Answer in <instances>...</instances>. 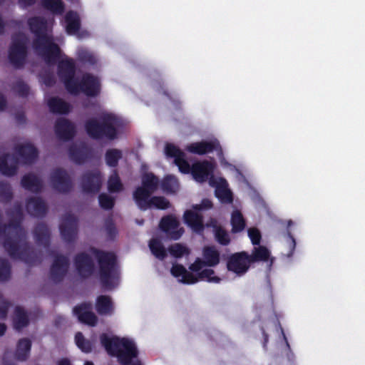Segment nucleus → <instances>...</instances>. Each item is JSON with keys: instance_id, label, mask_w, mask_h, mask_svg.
I'll return each mask as SVG.
<instances>
[{"instance_id": "27", "label": "nucleus", "mask_w": 365, "mask_h": 365, "mask_svg": "<svg viewBox=\"0 0 365 365\" xmlns=\"http://www.w3.org/2000/svg\"><path fill=\"white\" fill-rule=\"evenodd\" d=\"M27 210L33 215H40L46 210V205L39 198L31 199L26 205Z\"/></svg>"}, {"instance_id": "56", "label": "nucleus", "mask_w": 365, "mask_h": 365, "mask_svg": "<svg viewBox=\"0 0 365 365\" xmlns=\"http://www.w3.org/2000/svg\"><path fill=\"white\" fill-rule=\"evenodd\" d=\"M292 224V222L290 220L289 221L288 225L290 226Z\"/></svg>"}, {"instance_id": "49", "label": "nucleus", "mask_w": 365, "mask_h": 365, "mask_svg": "<svg viewBox=\"0 0 365 365\" xmlns=\"http://www.w3.org/2000/svg\"><path fill=\"white\" fill-rule=\"evenodd\" d=\"M36 0H19V4L22 8H27L32 6Z\"/></svg>"}, {"instance_id": "34", "label": "nucleus", "mask_w": 365, "mask_h": 365, "mask_svg": "<svg viewBox=\"0 0 365 365\" xmlns=\"http://www.w3.org/2000/svg\"><path fill=\"white\" fill-rule=\"evenodd\" d=\"M42 5L53 14H61L63 10V4L61 0H42Z\"/></svg>"}, {"instance_id": "19", "label": "nucleus", "mask_w": 365, "mask_h": 365, "mask_svg": "<svg viewBox=\"0 0 365 365\" xmlns=\"http://www.w3.org/2000/svg\"><path fill=\"white\" fill-rule=\"evenodd\" d=\"M96 309L101 315H110L113 312L114 307L109 297L100 296L96 299Z\"/></svg>"}, {"instance_id": "28", "label": "nucleus", "mask_w": 365, "mask_h": 365, "mask_svg": "<svg viewBox=\"0 0 365 365\" xmlns=\"http://www.w3.org/2000/svg\"><path fill=\"white\" fill-rule=\"evenodd\" d=\"M231 225L232 232H239L244 230L245 222L242 213L239 210H234L231 215Z\"/></svg>"}, {"instance_id": "15", "label": "nucleus", "mask_w": 365, "mask_h": 365, "mask_svg": "<svg viewBox=\"0 0 365 365\" xmlns=\"http://www.w3.org/2000/svg\"><path fill=\"white\" fill-rule=\"evenodd\" d=\"M63 26L68 34L76 35L79 38L83 37V36L80 34V17L76 12L68 11L66 14Z\"/></svg>"}, {"instance_id": "33", "label": "nucleus", "mask_w": 365, "mask_h": 365, "mask_svg": "<svg viewBox=\"0 0 365 365\" xmlns=\"http://www.w3.org/2000/svg\"><path fill=\"white\" fill-rule=\"evenodd\" d=\"M75 341L77 346L83 352L88 353L91 351L93 344L89 340L86 339L83 334L78 332L75 336Z\"/></svg>"}, {"instance_id": "16", "label": "nucleus", "mask_w": 365, "mask_h": 365, "mask_svg": "<svg viewBox=\"0 0 365 365\" xmlns=\"http://www.w3.org/2000/svg\"><path fill=\"white\" fill-rule=\"evenodd\" d=\"M101 185V178L99 173L89 174L84 177L83 187L86 192H98Z\"/></svg>"}, {"instance_id": "44", "label": "nucleus", "mask_w": 365, "mask_h": 365, "mask_svg": "<svg viewBox=\"0 0 365 365\" xmlns=\"http://www.w3.org/2000/svg\"><path fill=\"white\" fill-rule=\"evenodd\" d=\"M0 196L4 197L5 200L11 197L10 187L4 182H0Z\"/></svg>"}, {"instance_id": "5", "label": "nucleus", "mask_w": 365, "mask_h": 365, "mask_svg": "<svg viewBox=\"0 0 365 365\" xmlns=\"http://www.w3.org/2000/svg\"><path fill=\"white\" fill-rule=\"evenodd\" d=\"M165 154L167 157L174 159V163L178 167L180 172L185 174L190 173L193 179L199 182L206 181L215 169V165L207 161L197 162L190 168L185 159L184 153L171 143L165 145Z\"/></svg>"}, {"instance_id": "45", "label": "nucleus", "mask_w": 365, "mask_h": 365, "mask_svg": "<svg viewBox=\"0 0 365 365\" xmlns=\"http://www.w3.org/2000/svg\"><path fill=\"white\" fill-rule=\"evenodd\" d=\"M4 247L11 255L14 257L16 256V252L19 250V245L16 242L11 245L9 242H6Z\"/></svg>"}, {"instance_id": "1", "label": "nucleus", "mask_w": 365, "mask_h": 365, "mask_svg": "<svg viewBox=\"0 0 365 365\" xmlns=\"http://www.w3.org/2000/svg\"><path fill=\"white\" fill-rule=\"evenodd\" d=\"M53 23V19L50 16L46 19L35 17L29 20L30 29L36 36L34 50L48 62L58 61V76L69 93L96 96L101 89L99 79L90 74L76 72L73 60L61 53L58 46L49 34Z\"/></svg>"}, {"instance_id": "52", "label": "nucleus", "mask_w": 365, "mask_h": 365, "mask_svg": "<svg viewBox=\"0 0 365 365\" xmlns=\"http://www.w3.org/2000/svg\"><path fill=\"white\" fill-rule=\"evenodd\" d=\"M9 354L8 353H5L4 356H3V363H4V365H14L13 363H9L7 362L6 361V359H7V356H8Z\"/></svg>"}, {"instance_id": "43", "label": "nucleus", "mask_w": 365, "mask_h": 365, "mask_svg": "<svg viewBox=\"0 0 365 365\" xmlns=\"http://www.w3.org/2000/svg\"><path fill=\"white\" fill-rule=\"evenodd\" d=\"M99 203L103 208L110 209L113 206L114 200L106 194H102L99 196Z\"/></svg>"}, {"instance_id": "9", "label": "nucleus", "mask_w": 365, "mask_h": 365, "mask_svg": "<svg viewBox=\"0 0 365 365\" xmlns=\"http://www.w3.org/2000/svg\"><path fill=\"white\" fill-rule=\"evenodd\" d=\"M212 204L207 199L203 200L200 204L195 205L192 209L187 210L183 215L184 222L197 233H200L204 229L202 216L199 211L205 210L211 208Z\"/></svg>"}, {"instance_id": "13", "label": "nucleus", "mask_w": 365, "mask_h": 365, "mask_svg": "<svg viewBox=\"0 0 365 365\" xmlns=\"http://www.w3.org/2000/svg\"><path fill=\"white\" fill-rule=\"evenodd\" d=\"M210 185L215 187L216 197L224 203L232 202V193L228 187L227 180L221 177L212 176L210 178Z\"/></svg>"}, {"instance_id": "8", "label": "nucleus", "mask_w": 365, "mask_h": 365, "mask_svg": "<svg viewBox=\"0 0 365 365\" xmlns=\"http://www.w3.org/2000/svg\"><path fill=\"white\" fill-rule=\"evenodd\" d=\"M187 150L195 154L203 155L210 153L214 150H217V155L220 160L222 166L230 172L234 178L238 180H244L242 173L234 165L229 163L223 157L222 151L217 140L213 139L210 141H202L193 143L188 145L186 148Z\"/></svg>"}, {"instance_id": "4", "label": "nucleus", "mask_w": 365, "mask_h": 365, "mask_svg": "<svg viewBox=\"0 0 365 365\" xmlns=\"http://www.w3.org/2000/svg\"><path fill=\"white\" fill-rule=\"evenodd\" d=\"M100 339L107 353L116 358L121 365H142L138 359V350L133 339L111 334H103Z\"/></svg>"}, {"instance_id": "48", "label": "nucleus", "mask_w": 365, "mask_h": 365, "mask_svg": "<svg viewBox=\"0 0 365 365\" xmlns=\"http://www.w3.org/2000/svg\"><path fill=\"white\" fill-rule=\"evenodd\" d=\"M42 82L46 86H51L53 83V78L48 73L43 74L41 76Z\"/></svg>"}, {"instance_id": "51", "label": "nucleus", "mask_w": 365, "mask_h": 365, "mask_svg": "<svg viewBox=\"0 0 365 365\" xmlns=\"http://www.w3.org/2000/svg\"><path fill=\"white\" fill-rule=\"evenodd\" d=\"M6 329V327L4 324H0V336H2Z\"/></svg>"}, {"instance_id": "3", "label": "nucleus", "mask_w": 365, "mask_h": 365, "mask_svg": "<svg viewBox=\"0 0 365 365\" xmlns=\"http://www.w3.org/2000/svg\"><path fill=\"white\" fill-rule=\"evenodd\" d=\"M203 259L197 258L190 266V269L195 272L190 273L184 267L174 264L171 269V274L180 282L185 284H194L199 279L205 280L210 283L217 284L221 278L216 276L211 267L217 265L220 262L219 252L214 247H205L202 252Z\"/></svg>"}, {"instance_id": "41", "label": "nucleus", "mask_w": 365, "mask_h": 365, "mask_svg": "<svg viewBox=\"0 0 365 365\" xmlns=\"http://www.w3.org/2000/svg\"><path fill=\"white\" fill-rule=\"evenodd\" d=\"M9 265L6 261L0 259V281L6 280L9 277Z\"/></svg>"}, {"instance_id": "58", "label": "nucleus", "mask_w": 365, "mask_h": 365, "mask_svg": "<svg viewBox=\"0 0 365 365\" xmlns=\"http://www.w3.org/2000/svg\"><path fill=\"white\" fill-rule=\"evenodd\" d=\"M3 0H0V3Z\"/></svg>"}, {"instance_id": "37", "label": "nucleus", "mask_w": 365, "mask_h": 365, "mask_svg": "<svg viewBox=\"0 0 365 365\" xmlns=\"http://www.w3.org/2000/svg\"><path fill=\"white\" fill-rule=\"evenodd\" d=\"M122 157V152L117 149H111L107 151L106 154V160L109 166H115L118 161Z\"/></svg>"}, {"instance_id": "18", "label": "nucleus", "mask_w": 365, "mask_h": 365, "mask_svg": "<svg viewBox=\"0 0 365 365\" xmlns=\"http://www.w3.org/2000/svg\"><path fill=\"white\" fill-rule=\"evenodd\" d=\"M51 184L54 188L65 192L68 187V181L66 173L62 170H57L51 175Z\"/></svg>"}, {"instance_id": "57", "label": "nucleus", "mask_w": 365, "mask_h": 365, "mask_svg": "<svg viewBox=\"0 0 365 365\" xmlns=\"http://www.w3.org/2000/svg\"><path fill=\"white\" fill-rule=\"evenodd\" d=\"M71 1L74 2V1H76L77 0H71Z\"/></svg>"}, {"instance_id": "10", "label": "nucleus", "mask_w": 365, "mask_h": 365, "mask_svg": "<svg viewBox=\"0 0 365 365\" xmlns=\"http://www.w3.org/2000/svg\"><path fill=\"white\" fill-rule=\"evenodd\" d=\"M26 38L21 34L16 35L12 38L9 56L11 62L15 66H19L25 61L26 56Z\"/></svg>"}, {"instance_id": "20", "label": "nucleus", "mask_w": 365, "mask_h": 365, "mask_svg": "<svg viewBox=\"0 0 365 365\" xmlns=\"http://www.w3.org/2000/svg\"><path fill=\"white\" fill-rule=\"evenodd\" d=\"M16 160L10 155L1 156L0 158V171L5 175H12L16 169Z\"/></svg>"}, {"instance_id": "30", "label": "nucleus", "mask_w": 365, "mask_h": 365, "mask_svg": "<svg viewBox=\"0 0 365 365\" xmlns=\"http://www.w3.org/2000/svg\"><path fill=\"white\" fill-rule=\"evenodd\" d=\"M22 185L28 190L36 192L41 187V181L34 175H25L22 179Z\"/></svg>"}, {"instance_id": "2", "label": "nucleus", "mask_w": 365, "mask_h": 365, "mask_svg": "<svg viewBox=\"0 0 365 365\" xmlns=\"http://www.w3.org/2000/svg\"><path fill=\"white\" fill-rule=\"evenodd\" d=\"M93 257L98 261L99 277L103 287L107 290L117 287L119 284V274L113 253L101 252L92 249L89 254L78 255L74 262L77 274L82 277L91 274L93 268Z\"/></svg>"}, {"instance_id": "53", "label": "nucleus", "mask_w": 365, "mask_h": 365, "mask_svg": "<svg viewBox=\"0 0 365 365\" xmlns=\"http://www.w3.org/2000/svg\"><path fill=\"white\" fill-rule=\"evenodd\" d=\"M5 106V100L2 96L0 95V110L3 109Z\"/></svg>"}, {"instance_id": "26", "label": "nucleus", "mask_w": 365, "mask_h": 365, "mask_svg": "<svg viewBox=\"0 0 365 365\" xmlns=\"http://www.w3.org/2000/svg\"><path fill=\"white\" fill-rule=\"evenodd\" d=\"M163 190L168 193H175L179 190L180 185L178 179L172 175L165 177L161 184Z\"/></svg>"}, {"instance_id": "17", "label": "nucleus", "mask_w": 365, "mask_h": 365, "mask_svg": "<svg viewBox=\"0 0 365 365\" xmlns=\"http://www.w3.org/2000/svg\"><path fill=\"white\" fill-rule=\"evenodd\" d=\"M56 133L61 139H68L74 133V127L67 120L61 118L56 123Z\"/></svg>"}, {"instance_id": "46", "label": "nucleus", "mask_w": 365, "mask_h": 365, "mask_svg": "<svg viewBox=\"0 0 365 365\" xmlns=\"http://www.w3.org/2000/svg\"><path fill=\"white\" fill-rule=\"evenodd\" d=\"M8 307L9 303L0 298V319L4 318L6 316Z\"/></svg>"}, {"instance_id": "40", "label": "nucleus", "mask_w": 365, "mask_h": 365, "mask_svg": "<svg viewBox=\"0 0 365 365\" xmlns=\"http://www.w3.org/2000/svg\"><path fill=\"white\" fill-rule=\"evenodd\" d=\"M78 56L82 61L91 64H94L96 62V58L94 54L86 49H80L78 51Z\"/></svg>"}, {"instance_id": "23", "label": "nucleus", "mask_w": 365, "mask_h": 365, "mask_svg": "<svg viewBox=\"0 0 365 365\" xmlns=\"http://www.w3.org/2000/svg\"><path fill=\"white\" fill-rule=\"evenodd\" d=\"M68 269V260L64 257H58L51 267V274L58 278L63 275Z\"/></svg>"}, {"instance_id": "38", "label": "nucleus", "mask_w": 365, "mask_h": 365, "mask_svg": "<svg viewBox=\"0 0 365 365\" xmlns=\"http://www.w3.org/2000/svg\"><path fill=\"white\" fill-rule=\"evenodd\" d=\"M169 252L173 257L179 258L189 255V250L182 245L175 243L170 247Z\"/></svg>"}, {"instance_id": "54", "label": "nucleus", "mask_w": 365, "mask_h": 365, "mask_svg": "<svg viewBox=\"0 0 365 365\" xmlns=\"http://www.w3.org/2000/svg\"><path fill=\"white\" fill-rule=\"evenodd\" d=\"M3 28H4V23L1 20V19L0 18V32L3 30Z\"/></svg>"}, {"instance_id": "25", "label": "nucleus", "mask_w": 365, "mask_h": 365, "mask_svg": "<svg viewBox=\"0 0 365 365\" xmlns=\"http://www.w3.org/2000/svg\"><path fill=\"white\" fill-rule=\"evenodd\" d=\"M252 262L255 261H270L269 266L272 264V258H270V252L267 248L263 246L255 247L251 255Z\"/></svg>"}, {"instance_id": "12", "label": "nucleus", "mask_w": 365, "mask_h": 365, "mask_svg": "<svg viewBox=\"0 0 365 365\" xmlns=\"http://www.w3.org/2000/svg\"><path fill=\"white\" fill-rule=\"evenodd\" d=\"M160 227L166 235L173 240H178L184 233V229L180 227V222L173 215L163 217Z\"/></svg>"}, {"instance_id": "55", "label": "nucleus", "mask_w": 365, "mask_h": 365, "mask_svg": "<svg viewBox=\"0 0 365 365\" xmlns=\"http://www.w3.org/2000/svg\"><path fill=\"white\" fill-rule=\"evenodd\" d=\"M84 365H94V364L92 362H91V361H86L84 363Z\"/></svg>"}, {"instance_id": "31", "label": "nucleus", "mask_w": 365, "mask_h": 365, "mask_svg": "<svg viewBox=\"0 0 365 365\" xmlns=\"http://www.w3.org/2000/svg\"><path fill=\"white\" fill-rule=\"evenodd\" d=\"M149 247L152 253L157 258L163 259L165 257L166 250L158 238H153L150 242Z\"/></svg>"}, {"instance_id": "36", "label": "nucleus", "mask_w": 365, "mask_h": 365, "mask_svg": "<svg viewBox=\"0 0 365 365\" xmlns=\"http://www.w3.org/2000/svg\"><path fill=\"white\" fill-rule=\"evenodd\" d=\"M71 158L76 163H81L86 155V148L82 145H74L70 149Z\"/></svg>"}, {"instance_id": "24", "label": "nucleus", "mask_w": 365, "mask_h": 365, "mask_svg": "<svg viewBox=\"0 0 365 365\" xmlns=\"http://www.w3.org/2000/svg\"><path fill=\"white\" fill-rule=\"evenodd\" d=\"M48 106L52 112L57 113H66L70 110L69 104L58 98L48 99Z\"/></svg>"}, {"instance_id": "6", "label": "nucleus", "mask_w": 365, "mask_h": 365, "mask_svg": "<svg viewBox=\"0 0 365 365\" xmlns=\"http://www.w3.org/2000/svg\"><path fill=\"white\" fill-rule=\"evenodd\" d=\"M158 179L153 173H145L142 177V185L133 192L136 205L141 210L151 207L165 210L169 207L170 202L163 197H153L150 195L158 187Z\"/></svg>"}, {"instance_id": "7", "label": "nucleus", "mask_w": 365, "mask_h": 365, "mask_svg": "<svg viewBox=\"0 0 365 365\" xmlns=\"http://www.w3.org/2000/svg\"><path fill=\"white\" fill-rule=\"evenodd\" d=\"M121 123L118 118L110 113H103L100 122L96 119L89 120L86 125L88 134L94 138L106 136L114 139L117 136L118 129Z\"/></svg>"}, {"instance_id": "32", "label": "nucleus", "mask_w": 365, "mask_h": 365, "mask_svg": "<svg viewBox=\"0 0 365 365\" xmlns=\"http://www.w3.org/2000/svg\"><path fill=\"white\" fill-rule=\"evenodd\" d=\"M60 229L61 235L66 240H71L76 235V225L73 220L65 221Z\"/></svg>"}, {"instance_id": "39", "label": "nucleus", "mask_w": 365, "mask_h": 365, "mask_svg": "<svg viewBox=\"0 0 365 365\" xmlns=\"http://www.w3.org/2000/svg\"><path fill=\"white\" fill-rule=\"evenodd\" d=\"M214 232L215 238L219 243L227 245L230 242V237L228 233L220 227L215 226Z\"/></svg>"}, {"instance_id": "14", "label": "nucleus", "mask_w": 365, "mask_h": 365, "mask_svg": "<svg viewBox=\"0 0 365 365\" xmlns=\"http://www.w3.org/2000/svg\"><path fill=\"white\" fill-rule=\"evenodd\" d=\"M75 314L78 317V319L89 326H95L97 323V317L91 312V304L84 303L73 309Z\"/></svg>"}, {"instance_id": "47", "label": "nucleus", "mask_w": 365, "mask_h": 365, "mask_svg": "<svg viewBox=\"0 0 365 365\" xmlns=\"http://www.w3.org/2000/svg\"><path fill=\"white\" fill-rule=\"evenodd\" d=\"M287 243L289 249L290 250V252L287 254V255L290 256L294 250L296 245L294 239L290 235L287 237Z\"/></svg>"}, {"instance_id": "22", "label": "nucleus", "mask_w": 365, "mask_h": 365, "mask_svg": "<svg viewBox=\"0 0 365 365\" xmlns=\"http://www.w3.org/2000/svg\"><path fill=\"white\" fill-rule=\"evenodd\" d=\"M18 153L26 163H31L37 156L36 148L30 143H26L19 147Z\"/></svg>"}, {"instance_id": "29", "label": "nucleus", "mask_w": 365, "mask_h": 365, "mask_svg": "<svg viewBox=\"0 0 365 365\" xmlns=\"http://www.w3.org/2000/svg\"><path fill=\"white\" fill-rule=\"evenodd\" d=\"M14 327L16 329H21L28 324V317L24 311L19 307L15 308L14 317Z\"/></svg>"}, {"instance_id": "11", "label": "nucleus", "mask_w": 365, "mask_h": 365, "mask_svg": "<svg viewBox=\"0 0 365 365\" xmlns=\"http://www.w3.org/2000/svg\"><path fill=\"white\" fill-rule=\"evenodd\" d=\"M252 259L246 252L232 255L227 261V269L238 276L244 274L248 270Z\"/></svg>"}, {"instance_id": "35", "label": "nucleus", "mask_w": 365, "mask_h": 365, "mask_svg": "<svg viewBox=\"0 0 365 365\" xmlns=\"http://www.w3.org/2000/svg\"><path fill=\"white\" fill-rule=\"evenodd\" d=\"M108 188L111 192H118L122 190L123 185L116 173L110 176L108 181Z\"/></svg>"}, {"instance_id": "50", "label": "nucleus", "mask_w": 365, "mask_h": 365, "mask_svg": "<svg viewBox=\"0 0 365 365\" xmlns=\"http://www.w3.org/2000/svg\"><path fill=\"white\" fill-rule=\"evenodd\" d=\"M57 365H71V363L68 359H61L58 361Z\"/></svg>"}, {"instance_id": "21", "label": "nucleus", "mask_w": 365, "mask_h": 365, "mask_svg": "<svg viewBox=\"0 0 365 365\" xmlns=\"http://www.w3.org/2000/svg\"><path fill=\"white\" fill-rule=\"evenodd\" d=\"M31 343L28 339H20L16 345L15 357L19 361H25L29 355Z\"/></svg>"}, {"instance_id": "42", "label": "nucleus", "mask_w": 365, "mask_h": 365, "mask_svg": "<svg viewBox=\"0 0 365 365\" xmlns=\"http://www.w3.org/2000/svg\"><path fill=\"white\" fill-rule=\"evenodd\" d=\"M248 237L253 245H258L261 240V233L259 230L255 227H251L248 230Z\"/></svg>"}]
</instances>
